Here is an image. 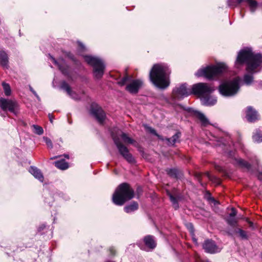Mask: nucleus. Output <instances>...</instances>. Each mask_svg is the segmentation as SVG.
Here are the masks:
<instances>
[{"instance_id": "nucleus-33", "label": "nucleus", "mask_w": 262, "mask_h": 262, "mask_svg": "<svg viewBox=\"0 0 262 262\" xmlns=\"http://www.w3.org/2000/svg\"><path fill=\"white\" fill-rule=\"evenodd\" d=\"M43 139L48 147H49L50 148H53L52 142L49 138H48L47 137H43Z\"/></svg>"}, {"instance_id": "nucleus-36", "label": "nucleus", "mask_w": 262, "mask_h": 262, "mask_svg": "<svg viewBox=\"0 0 262 262\" xmlns=\"http://www.w3.org/2000/svg\"><path fill=\"white\" fill-rule=\"evenodd\" d=\"M237 232L239 233L240 236L242 237L243 238H246L247 237L246 232H245L244 230H242L241 229H238L237 231Z\"/></svg>"}, {"instance_id": "nucleus-25", "label": "nucleus", "mask_w": 262, "mask_h": 262, "mask_svg": "<svg viewBox=\"0 0 262 262\" xmlns=\"http://www.w3.org/2000/svg\"><path fill=\"white\" fill-rule=\"evenodd\" d=\"M51 59H52V61L53 62H54L55 64L57 66L59 70L61 71L62 73H63L64 74H66L68 73L67 67H66L65 65L61 66L60 64H59L58 62H57V61L55 60V58L53 57V56H51Z\"/></svg>"}, {"instance_id": "nucleus-23", "label": "nucleus", "mask_w": 262, "mask_h": 262, "mask_svg": "<svg viewBox=\"0 0 262 262\" xmlns=\"http://www.w3.org/2000/svg\"><path fill=\"white\" fill-rule=\"evenodd\" d=\"M244 1V0H237V2L240 3L241 2ZM247 2L248 6L252 12H253L256 9L257 6V3L256 1L253 0H245Z\"/></svg>"}, {"instance_id": "nucleus-17", "label": "nucleus", "mask_w": 262, "mask_h": 262, "mask_svg": "<svg viewBox=\"0 0 262 262\" xmlns=\"http://www.w3.org/2000/svg\"><path fill=\"white\" fill-rule=\"evenodd\" d=\"M144 243L147 247L153 249L156 246L154 237L151 235H146L144 237Z\"/></svg>"}, {"instance_id": "nucleus-26", "label": "nucleus", "mask_w": 262, "mask_h": 262, "mask_svg": "<svg viewBox=\"0 0 262 262\" xmlns=\"http://www.w3.org/2000/svg\"><path fill=\"white\" fill-rule=\"evenodd\" d=\"M61 88L62 89H63L66 91H67L68 94L69 95H70V96H71L73 97V98L77 99V98L74 97V96L73 95L74 94L73 93H72V90H71V88H70L69 85L67 84L66 82H64L62 83V84L61 85Z\"/></svg>"}, {"instance_id": "nucleus-3", "label": "nucleus", "mask_w": 262, "mask_h": 262, "mask_svg": "<svg viewBox=\"0 0 262 262\" xmlns=\"http://www.w3.org/2000/svg\"><path fill=\"white\" fill-rule=\"evenodd\" d=\"M213 87L206 83H198L192 86L194 94L201 98L202 102L206 106H212L217 102V99L209 95L213 92Z\"/></svg>"}, {"instance_id": "nucleus-42", "label": "nucleus", "mask_w": 262, "mask_h": 262, "mask_svg": "<svg viewBox=\"0 0 262 262\" xmlns=\"http://www.w3.org/2000/svg\"><path fill=\"white\" fill-rule=\"evenodd\" d=\"M110 250L112 254H115V250L114 248H111L110 249Z\"/></svg>"}, {"instance_id": "nucleus-38", "label": "nucleus", "mask_w": 262, "mask_h": 262, "mask_svg": "<svg viewBox=\"0 0 262 262\" xmlns=\"http://www.w3.org/2000/svg\"><path fill=\"white\" fill-rule=\"evenodd\" d=\"M147 129L150 132V133L153 134L155 135H157L158 136V137H159V138H161L160 137V136L158 135V134H157L156 130L154 129L151 128V127H147Z\"/></svg>"}, {"instance_id": "nucleus-19", "label": "nucleus", "mask_w": 262, "mask_h": 262, "mask_svg": "<svg viewBox=\"0 0 262 262\" xmlns=\"http://www.w3.org/2000/svg\"><path fill=\"white\" fill-rule=\"evenodd\" d=\"M195 115L200 120L202 124L203 125H207L209 124V121L208 118L206 117L204 114L200 112H195Z\"/></svg>"}, {"instance_id": "nucleus-11", "label": "nucleus", "mask_w": 262, "mask_h": 262, "mask_svg": "<svg viewBox=\"0 0 262 262\" xmlns=\"http://www.w3.org/2000/svg\"><path fill=\"white\" fill-rule=\"evenodd\" d=\"M91 112L99 123L103 122L105 118V114L101 107L96 104H92Z\"/></svg>"}, {"instance_id": "nucleus-13", "label": "nucleus", "mask_w": 262, "mask_h": 262, "mask_svg": "<svg viewBox=\"0 0 262 262\" xmlns=\"http://www.w3.org/2000/svg\"><path fill=\"white\" fill-rule=\"evenodd\" d=\"M204 249L207 253H214L219 252L220 249L216 247L214 242L212 240H206L203 245Z\"/></svg>"}, {"instance_id": "nucleus-8", "label": "nucleus", "mask_w": 262, "mask_h": 262, "mask_svg": "<svg viewBox=\"0 0 262 262\" xmlns=\"http://www.w3.org/2000/svg\"><path fill=\"white\" fill-rule=\"evenodd\" d=\"M112 135L115 144L118 149L120 155L129 163H134V162H135V159L129 151L127 147L120 142L118 136L115 135L114 133H112Z\"/></svg>"}, {"instance_id": "nucleus-9", "label": "nucleus", "mask_w": 262, "mask_h": 262, "mask_svg": "<svg viewBox=\"0 0 262 262\" xmlns=\"http://www.w3.org/2000/svg\"><path fill=\"white\" fill-rule=\"evenodd\" d=\"M191 94H193L192 87L190 89H187L186 84H182L179 87H176L173 91V95L174 98L177 99H182L184 97L187 96Z\"/></svg>"}, {"instance_id": "nucleus-22", "label": "nucleus", "mask_w": 262, "mask_h": 262, "mask_svg": "<svg viewBox=\"0 0 262 262\" xmlns=\"http://www.w3.org/2000/svg\"><path fill=\"white\" fill-rule=\"evenodd\" d=\"M54 164L57 168L62 170L68 169L69 166V164L64 160L57 161L54 162Z\"/></svg>"}, {"instance_id": "nucleus-29", "label": "nucleus", "mask_w": 262, "mask_h": 262, "mask_svg": "<svg viewBox=\"0 0 262 262\" xmlns=\"http://www.w3.org/2000/svg\"><path fill=\"white\" fill-rule=\"evenodd\" d=\"M237 163L240 166L242 167H245L247 168H249L250 167V165L247 163V162L242 160V159H238L236 160Z\"/></svg>"}, {"instance_id": "nucleus-35", "label": "nucleus", "mask_w": 262, "mask_h": 262, "mask_svg": "<svg viewBox=\"0 0 262 262\" xmlns=\"http://www.w3.org/2000/svg\"><path fill=\"white\" fill-rule=\"evenodd\" d=\"M128 77L125 76L122 78V80L119 81V83L121 85H123L126 83V81L128 80Z\"/></svg>"}, {"instance_id": "nucleus-44", "label": "nucleus", "mask_w": 262, "mask_h": 262, "mask_svg": "<svg viewBox=\"0 0 262 262\" xmlns=\"http://www.w3.org/2000/svg\"><path fill=\"white\" fill-rule=\"evenodd\" d=\"M49 120H50V122L52 123V122H53V116L51 115H50V114H49Z\"/></svg>"}, {"instance_id": "nucleus-30", "label": "nucleus", "mask_w": 262, "mask_h": 262, "mask_svg": "<svg viewBox=\"0 0 262 262\" xmlns=\"http://www.w3.org/2000/svg\"><path fill=\"white\" fill-rule=\"evenodd\" d=\"M253 80V76L251 75H245L244 77V81L247 84H249Z\"/></svg>"}, {"instance_id": "nucleus-24", "label": "nucleus", "mask_w": 262, "mask_h": 262, "mask_svg": "<svg viewBox=\"0 0 262 262\" xmlns=\"http://www.w3.org/2000/svg\"><path fill=\"white\" fill-rule=\"evenodd\" d=\"M180 137V133H177L173 135L171 138H166L169 145H174V143L178 142Z\"/></svg>"}, {"instance_id": "nucleus-39", "label": "nucleus", "mask_w": 262, "mask_h": 262, "mask_svg": "<svg viewBox=\"0 0 262 262\" xmlns=\"http://www.w3.org/2000/svg\"><path fill=\"white\" fill-rule=\"evenodd\" d=\"M78 45L81 50H84V46L82 45L81 42H79Z\"/></svg>"}, {"instance_id": "nucleus-41", "label": "nucleus", "mask_w": 262, "mask_h": 262, "mask_svg": "<svg viewBox=\"0 0 262 262\" xmlns=\"http://www.w3.org/2000/svg\"><path fill=\"white\" fill-rule=\"evenodd\" d=\"M258 178L259 179V180H262V172H259L258 175Z\"/></svg>"}, {"instance_id": "nucleus-27", "label": "nucleus", "mask_w": 262, "mask_h": 262, "mask_svg": "<svg viewBox=\"0 0 262 262\" xmlns=\"http://www.w3.org/2000/svg\"><path fill=\"white\" fill-rule=\"evenodd\" d=\"M2 86L4 90L5 94L6 96H9L11 94V87L9 84H7L6 82H3Z\"/></svg>"}, {"instance_id": "nucleus-43", "label": "nucleus", "mask_w": 262, "mask_h": 262, "mask_svg": "<svg viewBox=\"0 0 262 262\" xmlns=\"http://www.w3.org/2000/svg\"><path fill=\"white\" fill-rule=\"evenodd\" d=\"M189 226H190V230L191 232H193L194 230H193V226L191 224H189Z\"/></svg>"}, {"instance_id": "nucleus-32", "label": "nucleus", "mask_w": 262, "mask_h": 262, "mask_svg": "<svg viewBox=\"0 0 262 262\" xmlns=\"http://www.w3.org/2000/svg\"><path fill=\"white\" fill-rule=\"evenodd\" d=\"M169 195L170 197V200L172 203L174 208L177 209L178 208V201H177L176 198H174V196H173L171 194H169Z\"/></svg>"}, {"instance_id": "nucleus-45", "label": "nucleus", "mask_w": 262, "mask_h": 262, "mask_svg": "<svg viewBox=\"0 0 262 262\" xmlns=\"http://www.w3.org/2000/svg\"><path fill=\"white\" fill-rule=\"evenodd\" d=\"M57 157H58L57 156L53 157L51 158V160L56 159V158H57Z\"/></svg>"}, {"instance_id": "nucleus-14", "label": "nucleus", "mask_w": 262, "mask_h": 262, "mask_svg": "<svg viewBox=\"0 0 262 262\" xmlns=\"http://www.w3.org/2000/svg\"><path fill=\"white\" fill-rule=\"evenodd\" d=\"M246 118L248 121L253 122L258 119L259 116L254 109L252 107L249 106L247 107Z\"/></svg>"}, {"instance_id": "nucleus-18", "label": "nucleus", "mask_w": 262, "mask_h": 262, "mask_svg": "<svg viewBox=\"0 0 262 262\" xmlns=\"http://www.w3.org/2000/svg\"><path fill=\"white\" fill-rule=\"evenodd\" d=\"M8 62V57L6 52L4 51H0V64L4 68L7 69L9 67Z\"/></svg>"}, {"instance_id": "nucleus-10", "label": "nucleus", "mask_w": 262, "mask_h": 262, "mask_svg": "<svg viewBox=\"0 0 262 262\" xmlns=\"http://www.w3.org/2000/svg\"><path fill=\"white\" fill-rule=\"evenodd\" d=\"M0 107L3 110H8L10 112L15 113V110L18 107V103L14 100L1 98Z\"/></svg>"}, {"instance_id": "nucleus-5", "label": "nucleus", "mask_w": 262, "mask_h": 262, "mask_svg": "<svg viewBox=\"0 0 262 262\" xmlns=\"http://www.w3.org/2000/svg\"><path fill=\"white\" fill-rule=\"evenodd\" d=\"M227 70V67L224 63H220L216 66H211L198 70L196 75L198 77L203 76L207 78H212L219 74L224 72Z\"/></svg>"}, {"instance_id": "nucleus-12", "label": "nucleus", "mask_w": 262, "mask_h": 262, "mask_svg": "<svg viewBox=\"0 0 262 262\" xmlns=\"http://www.w3.org/2000/svg\"><path fill=\"white\" fill-rule=\"evenodd\" d=\"M143 85V82L141 80L136 79L132 80L126 87V90L131 94H137L139 90Z\"/></svg>"}, {"instance_id": "nucleus-20", "label": "nucleus", "mask_w": 262, "mask_h": 262, "mask_svg": "<svg viewBox=\"0 0 262 262\" xmlns=\"http://www.w3.org/2000/svg\"><path fill=\"white\" fill-rule=\"evenodd\" d=\"M119 136L122 139L123 142L126 144H134L135 143V140L129 137L127 134L122 133V131H119Z\"/></svg>"}, {"instance_id": "nucleus-31", "label": "nucleus", "mask_w": 262, "mask_h": 262, "mask_svg": "<svg viewBox=\"0 0 262 262\" xmlns=\"http://www.w3.org/2000/svg\"><path fill=\"white\" fill-rule=\"evenodd\" d=\"M167 174L171 177H176L178 171L175 169H169L166 170Z\"/></svg>"}, {"instance_id": "nucleus-40", "label": "nucleus", "mask_w": 262, "mask_h": 262, "mask_svg": "<svg viewBox=\"0 0 262 262\" xmlns=\"http://www.w3.org/2000/svg\"><path fill=\"white\" fill-rule=\"evenodd\" d=\"M30 90L31 91V92L33 93V94L34 95H35V96L37 98H38V96L37 95V93H36V92L34 90H32V88H30Z\"/></svg>"}, {"instance_id": "nucleus-6", "label": "nucleus", "mask_w": 262, "mask_h": 262, "mask_svg": "<svg viewBox=\"0 0 262 262\" xmlns=\"http://www.w3.org/2000/svg\"><path fill=\"white\" fill-rule=\"evenodd\" d=\"M239 78L236 77L232 80L223 83L220 85V94L226 96H231L237 94L239 89Z\"/></svg>"}, {"instance_id": "nucleus-2", "label": "nucleus", "mask_w": 262, "mask_h": 262, "mask_svg": "<svg viewBox=\"0 0 262 262\" xmlns=\"http://www.w3.org/2000/svg\"><path fill=\"white\" fill-rule=\"evenodd\" d=\"M246 63L248 72H254L258 66L262 64L261 54H255L251 49H246L239 52L236 58V64Z\"/></svg>"}, {"instance_id": "nucleus-28", "label": "nucleus", "mask_w": 262, "mask_h": 262, "mask_svg": "<svg viewBox=\"0 0 262 262\" xmlns=\"http://www.w3.org/2000/svg\"><path fill=\"white\" fill-rule=\"evenodd\" d=\"M32 127L34 133L37 135H42L43 133V130L41 126L37 125H33Z\"/></svg>"}, {"instance_id": "nucleus-37", "label": "nucleus", "mask_w": 262, "mask_h": 262, "mask_svg": "<svg viewBox=\"0 0 262 262\" xmlns=\"http://www.w3.org/2000/svg\"><path fill=\"white\" fill-rule=\"evenodd\" d=\"M205 174L210 180H213V179H215L216 183L217 184H220V180L216 179V178L211 177L209 172H206Z\"/></svg>"}, {"instance_id": "nucleus-4", "label": "nucleus", "mask_w": 262, "mask_h": 262, "mask_svg": "<svg viewBox=\"0 0 262 262\" xmlns=\"http://www.w3.org/2000/svg\"><path fill=\"white\" fill-rule=\"evenodd\" d=\"M135 196V192L129 184L123 183L120 184L115 191L112 200L115 205H123L127 201L132 200Z\"/></svg>"}, {"instance_id": "nucleus-16", "label": "nucleus", "mask_w": 262, "mask_h": 262, "mask_svg": "<svg viewBox=\"0 0 262 262\" xmlns=\"http://www.w3.org/2000/svg\"><path fill=\"white\" fill-rule=\"evenodd\" d=\"M29 172L33 174V177L39 180L41 182H42L44 178L40 169L35 166H31L30 168Z\"/></svg>"}, {"instance_id": "nucleus-15", "label": "nucleus", "mask_w": 262, "mask_h": 262, "mask_svg": "<svg viewBox=\"0 0 262 262\" xmlns=\"http://www.w3.org/2000/svg\"><path fill=\"white\" fill-rule=\"evenodd\" d=\"M237 214V212L236 210L232 208L231 209V212L229 213L228 216L226 219V221L228 224L232 226H235L237 224V219L236 217V215Z\"/></svg>"}, {"instance_id": "nucleus-7", "label": "nucleus", "mask_w": 262, "mask_h": 262, "mask_svg": "<svg viewBox=\"0 0 262 262\" xmlns=\"http://www.w3.org/2000/svg\"><path fill=\"white\" fill-rule=\"evenodd\" d=\"M84 59L89 64L92 66L94 77L98 79L101 78L104 74L105 69V65L102 60L91 55L84 56Z\"/></svg>"}, {"instance_id": "nucleus-21", "label": "nucleus", "mask_w": 262, "mask_h": 262, "mask_svg": "<svg viewBox=\"0 0 262 262\" xmlns=\"http://www.w3.org/2000/svg\"><path fill=\"white\" fill-rule=\"evenodd\" d=\"M139 208V205L136 202H133L130 204L126 205L124 207V210L127 213H132L137 210Z\"/></svg>"}, {"instance_id": "nucleus-1", "label": "nucleus", "mask_w": 262, "mask_h": 262, "mask_svg": "<svg viewBox=\"0 0 262 262\" xmlns=\"http://www.w3.org/2000/svg\"><path fill=\"white\" fill-rule=\"evenodd\" d=\"M170 71L164 63L155 64L150 70V79L159 89H165L170 84Z\"/></svg>"}, {"instance_id": "nucleus-46", "label": "nucleus", "mask_w": 262, "mask_h": 262, "mask_svg": "<svg viewBox=\"0 0 262 262\" xmlns=\"http://www.w3.org/2000/svg\"><path fill=\"white\" fill-rule=\"evenodd\" d=\"M64 157H66L67 158H69V156L68 155H64Z\"/></svg>"}, {"instance_id": "nucleus-34", "label": "nucleus", "mask_w": 262, "mask_h": 262, "mask_svg": "<svg viewBox=\"0 0 262 262\" xmlns=\"http://www.w3.org/2000/svg\"><path fill=\"white\" fill-rule=\"evenodd\" d=\"M253 139L255 142H262V137H260L259 135L256 134L253 136Z\"/></svg>"}]
</instances>
